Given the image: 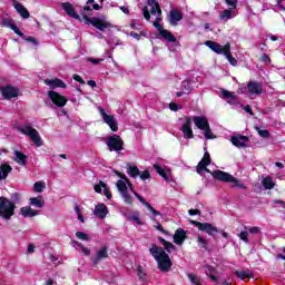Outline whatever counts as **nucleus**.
Segmentation results:
<instances>
[{
    "label": "nucleus",
    "instance_id": "42",
    "mask_svg": "<svg viewBox=\"0 0 285 285\" xmlns=\"http://www.w3.org/2000/svg\"><path fill=\"white\" fill-rule=\"evenodd\" d=\"M271 8L274 12H279V10L285 11V7L282 4V0H276V4H271Z\"/></svg>",
    "mask_w": 285,
    "mask_h": 285
},
{
    "label": "nucleus",
    "instance_id": "43",
    "mask_svg": "<svg viewBox=\"0 0 285 285\" xmlns=\"http://www.w3.org/2000/svg\"><path fill=\"white\" fill-rule=\"evenodd\" d=\"M76 237H78L81 242H90V235L83 232H77Z\"/></svg>",
    "mask_w": 285,
    "mask_h": 285
},
{
    "label": "nucleus",
    "instance_id": "13",
    "mask_svg": "<svg viewBox=\"0 0 285 285\" xmlns=\"http://www.w3.org/2000/svg\"><path fill=\"white\" fill-rule=\"evenodd\" d=\"M0 92L4 99H14V97H19V89L12 86L0 87Z\"/></svg>",
    "mask_w": 285,
    "mask_h": 285
},
{
    "label": "nucleus",
    "instance_id": "45",
    "mask_svg": "<svg viewBox=\"0 0 285 285\" xmlns=\"http://www.w3.org/2000/svg\"><path fill=\"white\" fill-rule=\"evenodd\" d=\"M130 222H135L136 224H138V226L144 225V222H141V218H139V213H135L134 215H131Z\"/></svg>",
    "mask_w": 285,
    "mask_h": 285
},
{
    "label": "nucleus",
    "instance_id": "59",
    "mask_svg": "<svg viewBox=\"0 0 285 285\" xmlns=\"http://www.w3.org/2000/svg\"><path fill=\"white\" fill-rule=\"evenodd\" d=\"M130 37H132L134 39H137V40L141 39V35H139V33H137L135 31L130 32Z\"/></svg>",
    "mask_w": 285,
    "mask_h": 285
},
{
    "label": "nucleus",
    "instance_id": "14",
    "mask_svg": "<svg viewBox=\"0 0 285 285\" xmlns=\"http://www.w3.org/2000/svg\"><path fill=\"white\" fill-rule=\"evenodd\" d=\"M195 226H197L198 230H203L204 233H207V235H212V237L219 233V230L217 229V227H215L213 224L210 223H199V222H195L194 223Z\"/></svg>",
    "mask_w": 285,
    "mask_h": 285
},
{
    "label": "nucleus",
    "instance_id": "18",
    "mask_svg": "<svg viewBox=\"0 0 285 285\" xmlns=\"http://www.w3.org/2000/svg\"><path fill=\"white\" fill-rule=\"evenodd\" d=\"M184 19V14L178 9H171L168 16V21L170 26H177L179 21Z\"/></svg>",
    "mask_w": 285,
    "mask_h": 285
},
{
    "label": "nucleus",
    "instance_id": "4",
    "mask_svg": "<svg viewBox=\"0 0 285 285\" xmlns=\"http://www.w3.org/2000/svg\"><path fill=\"white\" fill-rule=\"evenodd\" d=\"M147 6L151 8L150 10L148 7L142 8V16L146 19V21H150V14L153 17H156V20L154 21L153 26L158 30L160 33L161 30H164V27L161 26V8L159 7V2L157 0H147Z\"/></svg>",
    "mask_w": 285,
    "mask_h": 285
},
{
    "label": "nucleus",
    "instance_id": "30",
    "mask_svg": "<svg viewBox=\"0 0 285 285\" xmlns=\"http://www.w3.org/2000/svg\"><path fill=\"white\" fill-rule=\"evenodd\" d=\"M21 216L22 217H37L39 215L38 210L32 209L31 207H22L20 209Z\"/></svg>",
    "mask_w": 285,
    "mask_h": 285
},
{
    "label": "nucleus",
    "instance_id": "33",
    "mask_svg": "<svg viewBox=\"0 0 285 285\" xmlns=\"http://www.w3.org/2000/svg\"><path fill=\"white\" fill-rule=\"evenodd\" d=\"M12 173V167L8 164L0 166V179H7L8 175Z\"/></svg>",
    "mask_w": 285,
    "mask_h": 285
},
{
    "label": "nucleus",
    "instance_id": "3",
    "mask_svg": "<svg viewBox=\"0 0 285 285\" xmlns=\"http://www.w3.org/2000/svg\"><path fill=\"white\" fill-rule=\"evenodd\" d=\"M92 10H101V6L95 3V0H87V4L81 10L82 19L86 23H90L94 26V28H97V30H100L104 32V30H107L108 28H112V23L110 21H107L106 16L101 17H88L92 12Z\"/></svg>",
    "mask_w": 285,
    "mask_h": 285
},
{
    "label": "nucleus",
    "instance_id": "55",
    "mask_svg": "<svg viewBox=\"0 0 285 285\" xmlns=\"http://www.w3.org/2000/svg\"><path fill=\"white\" fill-rule=\"evenodd\" d=\"M169 108L170 110H174V112H177V110H179V107L175 102L169 104Z\"/></svg>",
    "mask_w": 285,
    "mask_h": 285
},
{
    "label": "nucleus",
    "instance_id": "49",
    "mask_svg": "<svg viewBox=\"0 0 285 285\" xmlns=\"http://www.w3.org/2000/svg\"><path fill=\"white\" fill-rule=\"evenodd\" d=\"M225 3L228 6V8L237 10V0H225Z\"/></svg>",
    "mask_w": 285,
    "mask_h": 285
},
{
    "label": "nucleus",
    "instance_id": "56",
    "mask_svg": "<svg viewBox=\"0 0 285 285\" xmlns=\"http://www.w3.org/2000/svg\"><path fill=\"white\" fill-rule=\"evenodd\" d=\"M138 277H139V279H146V273H144V271H141V268H138Z\"/></svg>",
    "mask_w": 285,
    "mask_h": 285
},
{
    "label": "nucleus",
    "instance_id": "2",
    "mask_svg": "<svg viewBox=\"0 0 285 285\" xmlns=\"http://www.w3.org/2000/svg\"><path fill=\"white\" fill-rule=\"evenodd\" d=\"M206 166H210V154L208 151H205L203 159L197 165L198 175H202V173L205 170L206 173H209L215 179H218V181H226L233 184V186H237L238 188H244V185H240L239 180H237V178H235L233 175L223 170L210 171V169L206 168Z\"/></svg>",
    "mask_w": 285,
    "mask_h": 285
},
{
    "label": "nucleus",
    "instance_id": "63",
    "mask_svg": "<svg viewBox=\"0 0 285 285\" xmlns=\"http://www.w3.org/2000/svg\"><path fill=\"white\" fill-rule=\"evenodd\" d=\"M46 285H57V283H56L52 278H49V279L46 282Z\"/></svg>",
    "mask_w": 285,
    "mask_h": 285
},
{
    "label": "nucleus",
    "instance_id": "32",
    "mask_svg": "<svg viewBox=\"0 0 285 285\" xmlns=\"http://www.w3.org/2000/svg\"><path fill=\"white\" fill-rule=\"evenodd\" d=\"M14 163L19 164V166H26V159H28V156H26L21 151H14Z\"/></svg>",
    "mask_w": 285,
    "mask_h": 285
},
{
    "label": "nucleus",
    "instance_id": "54",
    "mask_svg": "<svg viewBox=\"0 0 285 285\" xmlns=\"http://www.w3.org/2000/svg\"><path fill=\"white\" fill-rule=\"evenodd\" d=\"M258 135L261 137H264V139H267V137H271V132H268V130H259Z\"/></svg>",
    "mask_w": 285,
    "mask_h": 285
},
{
    "label": "nucleus",
    "instance_id": "39",
    "mask_svg": "<svg viewBox=\"0 0 285 285\" xmlns=\"http://www.w3.org/2000/svg\"><path fill=\"white\" fill-rule=\"evenodd\" d=\"M46 189V183L45 181H37L33 185L35 193H43Z\"/></svg>",
    "mask_w": 285,
    "mask_h": 285
},
{
    "label": "nucleus",
    "instance_id": "62",
    "mask_svg": "<svg viewBox=\"0 0 285 285\" xmlns=\"http://www.w3.org/2000/svg\"><path fill=\"white\" fill-rule=\"evenodd\" d=\"M244 110L246 111V112H249V115H253V109L250 108V106H245V108H244Z\"/></svg>",
    "mask_w": 285,
    "mask_h": 285
},
{
    "label": "nucleus",
    "instance_id": "57",
    "mask_svg": "<svg viewBox=\"0 0 285 285\" xmlns=\"http://www.w3.org/2000/svg\"><path fill=\"white\" fill-rule=\"evenodd\" d=\"M249 233H252V235H257V233H259V227H249Z\"/></svg>",
    "mask_w": 285,
    "mask_h": 285
},
{
    "label": "nucleus",
    "instance_id": "50",
    "mask_svg": "<svg viewBox=\"0 0 285 285\" xmlns=\"http://www.w3.org/2000/svg\"><path fill=\"white\" fill-rule=\"evenodd\" d=\"M239 238L245 242V244H248V232L244 230L239 234Z\"/></svg>",
    "mask_w": 285,
    "mask_h": 285
},
{
    "label": "nucleus",
    "instance_id": "27",
    "mask_svg": "<svg viewBox=\"0 0 285 285\" xmlns=\"http://www.w3.org/2000/svg\"><path fill=\"white\" fill-rule=\"evenodd\" d=\"M72 246L73 248H76V250H78V253L85 255V257H90V248L83 246V244H81L80 242L73 240Z\"/></svg>",
    "mask_w": 285,
    "mask_h": 285
},
{
    "label": "nucleus",
    "instance_id": "6",
    "mask_svg": "<svg viewBox=\"0 0 285 285\" xmlns=\"http://www.w3.org/2000/svg\"><path fill=\"white\" fill-rule=\"evenodd\" d=\"M205 46H207L208 49L213 50V52H216V55H224L229 61L232 66H237V59L230 55V43H226L225 46H222L215 41H206Z\"/></svg>",
    "mask_w": 285,
    "mask_h": 285
},
{
    "label": "nucleus",
    "instance_id": "34",
    "mask_svg": "<svg viewBox=\"0 0 285 285\" xmlns=\"http://www.w3.org/2000/svg\"><path fill=\"white\" fill-rule=\"evenodd\" d=\"M262 185L266 190H273L275 188V181H273V178L267 176L262 180Z\"/></svg>",
    "mask_w": 285,
    "mask_h": 285
},
{
    "label": "nucleus",
    "instance_id": "10",
    "mask_svg": "<svg viewBox=\"0 0 285 285\" xmlns=\"http://www.w3.org/2000/svg\"><path fill=\"white\" fill-rule=\"evenodd\" d=\"M99 112L102 117L104 122L109 126L110 130L112 132H117V130H119V124H117L115 116L106 112V109L104 108H99Z\"/></svg>",
    "mask_w": 285,
    "mask_h": 285
},
{
    "label": "nucleus",
    "instance_id": "28",
    "mask_svg": "<svg viewBox=\"0 0 285 285\" xmlns=\"http://www.w3.org/2000/svg\"><path fill=\"white\" fill-rule=\"evenodd\" d=\"M14 8H16L17 12L20 13L22 19H29L30 18V12H28V9H26V7H23V4H21L19 2H16Z\"/></svg>",
    "mask_w": 285,
    "mask_h": 285
},
{
    "label": "nucleus",
    "instance_id": "46",
    "mask_svg": "<svg viewBox=\"0 0 285 285\" xmlns=\"http://www.w3.org/2000/svg\"><path fill=\"white\" fill-rule=\"evenodd\" d=\"M204 135L206 139H215V134L210 130V126L204 129Z\"/></svg>",
    "mask_w": 285,
    "mask_h": 285
},
{
    "label": "nucleus",
    "instance_id": "61",
    "mask_svg": "<svg viewBox=\"0 0 285 285\" xmlns=\"http://www.w3.org/2000/svg\"><path fill=\"white\" fill-rule=\"evenodd\" d=\"M88 86H90L91 88H97V82L95 80H89Z\"/></svg>",
    "mask_w": 285,
    "mask_h": 285
},
{
    "label": "nucleus",
    "instance_id": "38",
    "mask_svg": "<svg viewBox=\"0 0 285 285\" xmlns=\"http://www.w3.org/2000/svg\"><path fill=\"white\" fill-rule=\"evenodd\" d=\"M222 95L224 97V99H227V101H235V99H237V97L235 96V92L228 91V90H223Z\"/></svg>",
    "mask_w": 285,
    "mask_h": 285
},
{
    "label": "nucleus",
    "instance_id": "48",
    "mask_svg": "<svg viewBox=\"0 0 285 285\" xmlns=\"http://www.w3.org/2000/svg\"><path fill=\"white\" fill-rule=\"evenodd\" d=\"M75 213L78 215L79 222H81V224H83L86 220L83 219V215H81V209L77 205L75 206Z\"/></svg>",
    "mask_w": 285,
    "mask_h": 285
},
{
    "label": "nucleus",
    "instance_id": "22",
    "mask_svg": "<svg viewBox=\"0 0 285 285\" xmlns=\"http://www.w3.org/2000/svg\"><path fill=\"white\" fill-rule=\"evenodd\" d=\"M230 141L233 146H236V148H244L246 147V144H248V137L238 135L232 137Z\"/></svg>",
    "mask_w": 285,
    "mask_h": 285
},
{
    "label": "nucleus",
    "instance_id": "16",
    "mask_svg": "<svg viewBox=\"0 0 285 285\" xmlns=\"http://www.w3.org/2000/svg\"><path fill=\"white\" fill-rule=\"evenodd\" d=\"M107 257H108V247L102 246L96 252V255L91 257V262L95 266H97L99 262L107 259Z\"/></svg>",
    "mask_w": 285,
    "mask_h": 285
},
{
    "label": "nucleus",
    "instance_id": "31",
    "mask_svg": "<svg viewBox=\"0 0 285 285\" xmlns=\"http://www.w3.org/2000/svg\"><path fill=\"white\" fill-rule=\"evenodd\" d=\"M30 206H36V208H43L46 206V200H43V197L38 196L29 199Z\"/></svg>",
    "mask_w": 285,
    "mask_h": 285
},
{
    "label": "nucleus",
    "instance_id": "21",
    "mask_svg": "<svg viewBox=\"0 0 285 285\" xmlns=\"http://www.w3.org/2000/svg\"><path fill=\"white\" fill-rule=\"evenodd\" d=\"M62 10L68 14V17H71L72 19H77L78 21H81V17L75 11V7L70 2H63L61 4Z\"/></svg>",
    "mask_w": 285,
    "mask_h": 285
},
{
    "label": "nucleus",
    "instance_id": "5",
    "mask_svg": "<svg viewBox=\"0 0 285 285\" xmlns=\"http://www.w3.org/2000/svg\"><path fill=\"white\" fill-rule=\"evenodd\" d=\"M149 253L154 257V259H156L159 271H161L163 273L170 271L173 262L170 261V256L166 254V250H164L163 247L153 244L149 248Z\"/></svg>",
    "mask_w": 285,
    "mask_h": 285
},
{
    "label": "nucleus",
    "instance_id": "8",
    "mask_svg": "<svg viewBox=\"0 0 285 285\" xmlns=\"http://www.w3.org/2000/svg\"><path fill=\"white\" fill-rule=\"evenodd\" d=\"M110 153H120L124 150V139L119 135H112L105 140Z\"/></svg>",
    "mask_w": 285,
    "mask_h": 285
},
{
    "label": "nucleus",
    "instance_id": "17",
    "mask_svg": "<svg viewBox=\"0 0 285 285\" xmlns=\"http://www.w3.org/2000/svg\"><path fill=\"white\" fill-rule=\"evenodd\" d=\"M154 169L156 170V173H158V175H160V177H164L165 181H173V171H170L169 168H164L161 167V165L156 164L154 165Z\"/></svg>",
    "mask_w": 285,
    "mask_h": 285
},
{
    "label": "nucleus",
    "instance_id": "12",
    "mask_svg": "<svg viewBox=\"0 0 285 285\" xmlns=\"http://www.w3.org/2000/svg\"><path fill=\"white\" fill-rule=\"evenodd\" d=\"M193 118L185 117V121L183 122V126L180 128L185 139H193L195 137V134H193V127H190Z\"/></svg>",
    "mask_w": 285,
    "mask_h": 285
},
{
    "label": "nucleus",
    "instance_id": "41",
    "mask_svg": "<svg viewBox=\"0 0 285 285\" xmlns=\"http://www.w3.org/2000/svg\"><path fill=\"white\" fill-rule=\"evenodd\" d=\"M159 242H160V244H163V246H165V249H167L168 253H170V250H173V248H175V245H173V243L167 242L163 237H159Z\"/></svg>",
    "mask_w": 285,
    "mask_h": 285
},
{
    "label": "nucleus",
    "instance_id": "58",
    "mask_svg": "<svg viewBox=\"0 0 285 285\" xmlns=\"http://www.w3.org/2000/svg\"><path fill=\"white\" fill-rule=\"evenodd\" d=\"M262 61H264L265 63H271V58L268 57V55L264 53L262 56Z\"/></svg>",
    "mask_w": 285,
    "mask_h": 285
},
{
    "label": "nucleus",
    "instance_id": "23",
    "mask_svg": "<svg viewBox=\"0 0 285 285\" xmlns=\"http://www.w3.org/2000/svg\"><path fill=\"white\" fill-rule=\"evenodd\" d=\"M247 90L250 95H262L264 92L262 83L255 81L248 82Z\"/></svg>",
    "mask_w": 285,
    "mask_h": 285
},
{
    "label": "nucleus",
    "instance_id": "52",
    "mask_svg": "<svg viewBox=\"0 0 285 285\" xmlns=\"http://www.w3.org/2000/svg\"><path fill=\"white\" fill-rule=\"evenodd\" d=\"M72 79L75 80V81H78V83H86V81L83 80V78H81V76H79V75H77V73H75L73 76H72Z\"/></svg>",
    "mask_w": 285,
    "mask_h": 285
},
{
    "label": "nucleus",
    "instance_id": "7",
    "mask_svg": "<svg viewBox=\"0 0 285 285\" xmlns=\"http://www.w3.org/2000/svg\"><path fill=\"white\" fill-rule=\"evenodd\" d=\"M20 132L22 135H26L31 139V141L37 146V148H41L43 146V140L41 139V135H39V131L37 129L32 128L30 125H24L22 127H19Z\"/></svg>",
    "mask_w": 285,
    "mask_h": 285
},
{
    "label": "nucleus",
    "instance_id": "35",
    "mask_svg": "<svg viewBox=\"0 0 285 285\" xmlns=\"http://www.w3.org/2000/svg\"><path fill=\"white\" fill-rule=\"evenodd\" d=\"M237 277H239V279H250L253 277V274L250 273V271H237L235 272Z\"/></svg>",
    "mask_w": 285,
    "mask_h": 285
},
{
    "label": "nucleus",
    "instance_id": "25",
    "mask_svg": "<svg viewBox=\"0 0 285 285\" xmlns=\"http://www.w3.org/2000/svg\"><path fill=\"white\" fill-rule=\"evenodd\" d=\"M186 242V230L178 228L176 229L174 234V243L177 244V246H181Z\"/></svg>",
    "mask_w": 285,
    "mask_h": 285
},
{
    "label": "nucleus",
    "instance_id": "64",
    "mask_svg": "<svg viewBox=\"0 0 285 285\" xmlns=\"http://www.w3.org/2000/svg\"><path fill=\"white\" fill-rule=\"evenodd\" d=\"M284 254H278L277 257L278 259H285V249L283 250Z\"/></svg>",
    "mask_w": 285,
    "mask_h": 285
},
{
    "label": "nucleus",
    "instance_id": "15",
    "mask_svg": "<svg viewBox=\"0 0 285 285\" xmlns=\"http://www.w3.org/2000/svg\"><path fill=\"white\" fill-rule=\"evenodd\" d=\"M237 14H239V10L229 7L228 9L219 11V19L220 21H230V19H235Z\"/></svg>",
    "mask_w": 285,
    "mask_h": 285
},
{
    "label": "nucleus",
    "instance_id": "53",
    "mask_svg": "<svg viewBox=\"0 0 285 285\" xmlns=\"http://www.w3.org/2000/svg\"><path fill=\"white\" fill-rule=\"evenodd\" d=\"M87 61H90V63H94V66H99L104 59L88 58Z\"/></svg>",
    "mask_w": 285,
    "mask_h": 285
},
{
    "label": "nucleus",
    "instance_id": "24",
    "mask_svg": "<svg viewBox=\"0 0 285 285\" xmlns=\"http://www.w3.org/2000/svg\"><path fill=\"white\" fill-rule=\"evenodd\" d=\"M94 190H96V193H101V190H104L105 197H107V199H112V194H110V190H108V185H106L104 181H99L98 185H95Z\"/></svg>",
    "mask_w": 285,
    "mask_h": 285
},
{
    "label": "nucleus",
    "instance_id": "36",
    "mask_svg": "<svg viewBox=\"0 0 285 285\" xmlns=\"http://www.w3.org/2000/svg\"><path fill=\"white\" fill-rule=\"evenodd\" d=\"M4 24L8 26V28H11L13 32L18 35V37H23V32H21V30H19L17 24H14L12 21H7Z\"/></svg>",
    "mask_w": 285,
    "mask_h": 285
},
{
    "label": "nucleus",
    "instance_id": "26",
    "mask_svg": "<svg viewBox=\"0 0 285 285\" xmlns=\"http://www.w3.org/2000/svg\"><path fill=\"white\" fill-rule=\"evenodd\" d=\"M94 215L99 217V219H106V216L108 215V207H106L104 204L97 205L95 207Z\"/></svg>",
    "mask_w": 285,
    "mask_h": 285
},
{
    "label": "nucleus",
    "instance_id": "44",
    "mask_svg": "<svg viewBox=\"0 0 285 285\" xmlns=\"http://www.w3.org/2000/svg\"><path fill=\"white\" fill-rule=\"evenodd\" d=\"M206 269V274L210 277V279L213 282H217V276L213 275V273H215V268H213L212 266H207Z\"/></svg>",
    "mask_w": 285,
    "mask_h": 285
},
{
    "label": "nucleus",
    "instance_id": "19",
    "mask_svg": "<svg viewBox=\"0 0 285 285\" xmlns=\"http://www.w3.org/2000/svg\"><path fill=\"white\" fill-rule=\"evenodd\" d=\"M191 121H194L196 128L199 130H206L210 125L208 124V119L204 116H195L191 118Z\"/></svg>",
    "mask_w": 285,
    "mask_h": 285
},
{
    "label": "nucleus",
    "instance_id": "20",
    "mask_svg": "<svg viewBox=\"0 0 285 285\" xmlns=\"http://www.w3.org/2000/svg\"><path fill=\"white\" fill-rule=\"evenodd\" d=\"M45 83H46V86H49V88H51V90H55L56 88H63V89L68 88L66 82H63V80H61L59 78L45 79Z\"/></svg>",
    "mask_w": 285,
    "mask_h": 285
},
{
    "label": "nucleus",
    "instance_id": "37",
    "mask_svg": "<svg viewBox=\"0 0 285 285\" xmlns=\"http://www.w3.org/2000/svg\"><path fill=\"white\" fill-rule=\"evenodd\" d=\"M139 168L137 166H129V171L128 175L129 177H131L132 179H137V177H139Z\"/></svg>",
    "mask_w": 285,
    "mask_h": 285
},
{
    "label": "nucleus",
    "instance_id": "40",
    "mask_svg": "<svg viewBox=\"0 0 285 285\" xmlns=\"http://www.w3.org/2000/svg\"><path fill=\"white\" fill-rule=\"evenodd\" d=\"M188 279L193 285H202V278L195 274H188Z\"/></svg>",
    "mask_w": 285,
    "mask_h": 285
},
{
    "label": "nucleus",
    "instance_id": "9",
    "mask_svg": "<svg viewBox=\"0 0 285 285\" xmlns=\"http://www.w3.org/2000/svg\"><path fill=\"white\" fill-rule=\"evenodd\" d=\"M14 215V205L7 198H0V217L10 219Z\"/></svg>",
    "mask_w": 285,
    "mask_h": 285
},
{
    "label": "nucleus",
    "instance_id": "51",
    "mask_svg": "<svg viewBox=\"0 0 285 285\" xmlns=\"http://www.w3.org/2000/svg\"><path fill=\"white\" fill-rule=\"evenodd\" d=\"M198 244H200L203 246V248H206V246H208V240H206L202 236H198Z\"/></svg>",
    "mask_w": 285,
    "mask_h": 285
},
{
    "label": "nucleus",
    "instance_id": "1",
    "mask_svg": "<svg viewBox=\"0 0 285 285\" xmlns=\"http://www.w3.org/2000/svg\"><path fill=\"white\" fill-rule=\"evenodd\" d=\"M115 174L118 177H120V179L116 183V186L125 204H127L128 206H132V202H134L132 195H135L138 202H140V204L146 206V208H148V210L151 212L153 215H155V217L161 215V213L154 209L149 205V203L144 199V197H141L139 194H137V191H135V188L132 187V183H130V179H128V177L125 174H121L120 171H115Z\"/></svg>",
    "mask_w": 285,
    "mask_h": 285
},
{
    "label": "nucleus",
    "instance_id": "60",
    "mask_svg": "<svg viewBox=\"0 0 285 285\" xmlns=\"http://www.w3.org/2000/svg\"><path fill=\"white\" fill-rule=\"evenodd\" d=\"M199 214H200L199 209H189V215L191 216L199 215Z\"/></svg>",
    "mask_w": 285,
    "mask_h": 285
},
{
    "label": "nucleus",
    "instance_id": "11",
    "mask_svg": "<svg viewBox=\"0 0 285 285\" xmlns=\"http://www.w3.org/2000/svg\"><path fill=\"white\" fill-rule=\"evenodd\" d=\"M48 97L55 106H58V108H63V106L68 104V99L57 91H49Z\"/></svg>",
    "mask_w": 285,
    "mask_h": 285
},
{
    "label": "nucleus",
    "instance_id": "29",
    "mask_svg": "<svg viewBox=\"0 0 285 285\" xmlns=\"http://www.w3.org/2000/svg\"><path fill=\"white\" fill-rule=\"evenodd\" d=\"M159 36L161 37V39H165L169 43H175V41H177V38L170 31H168L166 29H163L160 31Z\"/></svg>",
    "mask_w": 285,
    "mask_h": 285
},
{
    "label": "nucleus",
    "instance_id": "47",
    "mask_svg": "<svg viewBox=\"0 0 285 285\" xmlns=\"http://www.w3.org/2000/svg\"><path fill=\"white\" fill-rule=\"evenodd\" d=\"M139 177L142 181H146V179H150V171L148 170L140 171Z\"/></svg>",
    "mask_w": 285,
    "mask_h": 285
}]
</instances>
